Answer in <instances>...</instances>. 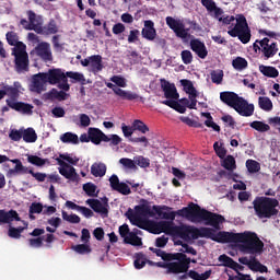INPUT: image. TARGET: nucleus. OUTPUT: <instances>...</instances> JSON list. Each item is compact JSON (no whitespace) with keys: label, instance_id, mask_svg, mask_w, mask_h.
Here are the masks:
<instances>
[{"label":"nucleus","instance_id":"423d86ee","mask_svg":"<svg viewBox=\"0 0 280 280\" xmlns=\"http://www.w3.org/2000/svg\"><path fill=\"white\" fill-rule=\"evenodd\" d=\"M89 135V139L91 142L94 143V145H100V143H102V141H104V143H109L110 148H115L117 145H119V143H121V137H119L118 135H109L107 136L106 133H104L102 130L97 129V128H90L88 131Z\"/></svg>","mask_w":280,"mask_h":280},{"label":"nucleus","instance_id":"a18cd8bd","mask_svg":"<svg viewBox=\"0 0 280 280\" xmlns=\"http://www.w3.org/2000/svg\"><path fill=\"white\" fill-rule=\"evenodd\" d=\"M249 126L254 130H257V132H268V130H270V125L259 120L250 122Z\"/></svg>","mask_w":280,"mask_h":280},{"label":"nucleus","instance_id":"e2e57ef3","mask_svg":"<svg viewBox=\"0 0 280 280\" xmlns=\"http://www.w3.org/2000/svg\"><path fill=\"white\" fill-rule=\"evenodd\" d=\"M219 261H221L222 266L225 268H233L235 260L233 258L229 257L228 255L223 254L219 256Z\"/></svg>","mask_w":280,"mask_h":280},{"label":"nucleus","instance_id":"37998d69","mask_svg":"<svg viewBox=\"0 0 280 280\" xmlns=\"http://www.w3.org/2000/svg\"><path fill=\"white\" fill-rule=\"evenodd\" d=\"M60 141H62V143H73L74 145L80 143L78 135L72 133V132H66V133L61 135Z\"/></svg>","mask_w":280,"mask_h":280},{"label":"nucleus","instance_id":"f704fd0d","mask_svg":"<svg viewBox=\"0 0 280 280\" xmlns=\"http://www.w3.org/2000/svg\"><path fill=\"white\" fill-rule=\"evenodd\" d=\"M248 27V22L246 21V16L244 15H238V18L236 19V24L235 26H230L229 27V32H232V34L237 33V31L240 30H244Z\"/></svg>","mask_w":280,"mask_h":280},{"label":"nucleus","instance_id":"39448f33","mask_svg":"<svg viewBox=\"0 0 280 280\" xmlns=\"http://www.w3.org/2000/svg\"><path fill=\"white\" fill-rule=\"evenodd\" d=\"M30 25L26 26L27 31L36 32V34H43L44 36H51V34H58V24L56 20H49L48 24L43 26V22L38 20V16L34 11H27Z\"/></svg>","mask_w":280,"mask_h":280},{"label":"nucleus","instance_id":"4c0bfd02","mask_svg":"<svg viewBox=\"0 0 280 280\" xmlns=\"http://www.w3.org/2000/svg\"><path fill=\"white\" fill-rule=\"evenodd\" d=\"M249 270L253 272H268V267L266 265L260 264L259 260H257V257L252 256V262L249 264Z\"/></svg>","mask_w":280,"mask_h":280},{"label":"nucleus","instance_id":"13d9d810","mask_svg":"<svg viewBox=\"0 0 280 280\" xmlns=\"http://www.w3.org/2000/svg\"><path fill=\"white\" fill-rule=\"evenodd\" d=\"M119 163L121 166H124L126 170H137V165L135 163V160L128 159V158H121L119 160Z\"/></svg>","mask_w":280,"mask_h":280},{"label":"nucleus","instance_id":"72a5a7b5","mask_svg":"<svg viewBox=\"0 0 280 280\" xmlns=\"http://www.w3.org/2000/svg\"><path fill=\"white\" fill-rule=\"evenodd\" d=\"M22 139L25 143H36L38 136L36 135V130L34 128H27L22 131Z\"/></svg>","mask_w":280,"mask_h":280},{"label":"nucleus","instance_id":"393cba45","mask_svg":"<svg viewBox=\"0 0 280 280\" xmlns=\"http://www.w3.org/2000/svg\"><path fill=\"white\" fill-rule=\"evenodd\" d=\"M142 38L145 40H154L156 38V28L154 27V23L152 20L144 21V27L141 31Z\"/></svg>","mask_w":280,"mask_h":280},{"label":"nucleus","instance_id":"c9c22d12","mask_svg":"<svg viewBox=\"0 0 280 280\" xmlns=\"http://www.w3.org/2000/svg\"><path fill=\"white\" fill-rule=\"evenodd\" d=\"M166 261H177L182 264H187V261H189V264H191V258H187V255H185L184 253H168L166 256Z\"/></svg>","mask_w":280,"mask_h":280},{"label":"nucleus","instance_id":"6ab92c4d","mask_svg":"<svg viewBox=\"0 0 280 280\" xmlns=\"http://www.w3.org/2000/svg\"><path fill=\"white\" fill-rule=\"evenodd\" d=\"M220 100L223 104H225L226 106H230V108L235 109L238 102L242 100V96H240L235 92L225 91L220 93Z\"/></svg>","mask_w":280,"mask_h":280},{"label":"nucleus","instance_id":"20e7f679","mask_svg":"<svg viewBox=\"0 0 280 280\" xmlns=\"http://www.w3.org/2000/svg\"><path fill=\"white\" fill-rule=\"evenodd\" d=\"M253 209L259 220H271L280 215V203L277 198L256 197L253 201Z\"/></svg>","mask_w":280,"mask_h":280},{"label":"nucleus","instance_id":"7ed1b4c3","mask_svg":"<svg viewBox=\"0 0 280 280\" xmlns=\"http://www.w3.org/2000/svg\"><path fill=\"white\" fill-rule=\"evenodd\" d=\"M179 215L189 220V222H194L198 224L200 222H205L206 226H213V229H220V224L225 221L222 214H218L215 212H211L205 208H201L197 203H191L188 207L179 210Z\"/></svg>","mask_w":280,"mask_h":280},{"label":"nucleus","instance_id":"412c9836","mask_svg":"<svg viewBox=\"0 0 280 280\" xmlns=\"http://www.w3.org/2000/svg\"><path fill=\"white\" fill-rule=\"evenodd\" d=\"M152 210L162 220H171V222L176 220V212L172 211V208L167 206H153Z\"/></svg>","mask_w":280,"mask_h":280},{"label":"nucleus","instance_id":"e433bc0d","mask_svg":"<svg viewBox=\"0 0 280 280\" xmlns=\"http://www.w3.org/2000/svg\"><path fill=\"white\" fill-rule=\"evenodd\" d=\"M69 94H67V92L65 91H57L56 89H51L48 93H47V100H58V102H65V100H67Z\"/></svg>","mask_w":280,"mask_h":280},{"label":"nucleus","instance_id":"dca6fc26","mask_svg":"<svg viewBox=\"0 0 280 280\" xmlns=\"http://www.w3.org/2000/svg\"><path fill=\"white\" fill-rule=\"evenodd\" d=\"M44 74L46 75L47 83L52 86L60 84L62 79L67 77L65 70L60 68L49 69L47 72H44Z\"/></svg>","mask_w":280,"mask_h":280},{"label":"nucleus","instance_id":"2f4dec72","mask_svg":"<svg viewBox=\"0 0 280 280\" xmlns=\"http://www.w3.org/2000/svg\"><path fill=\"white\" fill-rule=\"evenodd\" d=\"M91 174H93L95 178H102V176H106V164L102 162L92 164Z\"/></svg>","mask_w":280,"mask_h":280},{"label":"nucleus","instance_id":"bb28decb","mask_svg":"<svg viewBox=\"0 0 280 280\" xmlns=\"http://www.w3.org/2000/svg\"><path fill=\"white\" fill-rule=\"evenodd\" d=\"M85 202L95 213H101V215L105 217L108 215V208H106L100 199H88Z\"/></svg>","mask_w":280,"mask_h":280},{"label":"nucleus","instance_id":"58836bf2","mask_svg":"<svg viewBox=\"0 0 280 280\" xmlns=\"http://www.w3.org/2000/svg\"><path fill=\"white\" fill-rule=\"evenodd\" d=\"M259 71L266 78H279V70L272 66H259Z\"/></svg>","mask_w":280,"mask_h":280},{"label":"nucleus","instance_id":"603ef678","mask_svg":"<svg viewBox=\"0 0 280 280\" xmlns=\"http://www.w3.org/2000/svg\"><path fill=\"white\" fill-rule=\"evenodd\" d=\"M148 264V259L143 254H137L136 259L133 261V266L137 270H141Z\"/></svg>","mask_w":280,"mask_h":280},{"label":"nucleus","instance_id":"ddd939ff","mask_svg":"<svg viewBox=\"0 0 280 280\" xmlns=\"http://www.w3.org/2000/svg\"><path fill=\"white\" fill-rule=\"evenodd\" d=\"M105 84H106L107 89H112V91H114L115 95H118V97H121V100H127L128 102H135V100H143V97L139 96V94L117 88V85H115L110 82L105 83Z\"/></svg>","mask_w":280,"mask_h":280},{"label":"nucleus","instance_id":"2eb2a0df","mask_svg":"<svg viewBox=\"0 0 280 280\" xmlns=\"http://www.w3.org/2000/svg\"><path fill=\"white\" fill-rule=\"evenodd\" d=\"M109 185L113 191H118V194H121L122 196H130V194H132L130 186L124 182H119V177L117 175H112L109 177Z\"/></svg>","mask_w":280,"mask_h":280},{"label":"nucleus","instance_id":"5701e85b","mask_svg":"<svg viewBox=\"0 0 280 280\" xmlns=\"http://www.w3.org/2000/svg\"><path fill=\"white\" fill-rule=\"evenodd\" d=\"M21 222V217L16 210H0V225L1 224H12V222Z\"/></svg>","mask_w":280,"mask_h":280},{"label":"nucleus","instance_id":"8fccbe9b","mask_svg":"<svg viewBox=\"0 0 280 280\" xmlns=\"http://www.w3.org/2000/svg\"><path fill=\"white\" fill-rule=\"evenodd\" d=\"M246 167H247V172H249V174H257V172H259V170H261V164H259V162H257L255 160H247Z\"/></svg>","mask_w":280,"mask_h":280},{"label":"nucleus","instance_id":"052dcab7","mask_svg":"<svg viewBox=\"0 0 280 280\" xmlns=\"http://www.w3.org/2000/svg\"><path fill=\"white\" fill-rule=\"evenodd\" d=\"M110 82H114V84H116V86L120 89H126V86H128V84L126 83V78L121 75H113L110 78Z\"/></svg>","mask_w":280,"mask_h":280},{"label":"nucleus","instance_id":"f257e3e1","mask_svg":"<svg viewBox=\"0 0 280 280\" xmlns=\"http://www.w3.org/2000/svg\"><path fill=\"white\" fill-rule=\"evenodd\" d=\"M210 236L208 240L212 242H218V244H238V250L244 255H261L264 253V241L257 236L255 232H218L210 228Z\"/></svg>","mask_w":280,"mask_h":280},{"label":"nucleus","instance_id":"6e6d98bb","mask_svg":"<svg viewBox=\"0 0 280 280\" xmlns=\"http://www.w3.org/2000/svg\"><path fill=\"white\" fill-rule=\"evenodd\" d=\"M27 161L28 163H31L32 165H36L37 167H43V165L47 163V160L42 159L37 155H28Z\"/></svg>","mask_w":280,"mask_h":280},{"label":"nucleus","instance_id":"cd10ccee","mask_svg":"<svg viewBox=\"0 0 280 280\" xmlns=\"http://www.w3.org/2000/svg\"><path fill=\"white\" fill-rule=\"evenodd\" d=\"M125 215L133 226H138V229H145V221L141 220V215L135 213L132 208H129Z\"/></svg>","mask_w":280,"mask_h":280},{"label":"nucleus","instance_id":"774afa93","mask_svg":"<svg viewBox=\"0 0 280 280\" xmlns=\"http://www.w3.org/2000/svg\"><path fill=\"white\" fill-rule=\"evenodd\" d=\"M28 213H43V203H40V202H33L30 206Z\"/></svg>","mask_w":280,"mask_h":280},{"label":"nucleus","instance_id":"1a4fd4ad","mask_svg":"<svg viewBox=\"0 0 280 280\" xmlns=\"http://www.w3.org/2000/svg\"><path fill=\"white\" fill-rule=\"evenodd\" d=\"M121 130H122L124 137L126 139H130V137L135 135L136 130H138V132H141V135H145L150 132V127H148V125H145V122H143L142 120L136 119L133 120L131 127L122 122Z\"/></svg>","mask_w":280,"mask_h":280},{"label":"nucleus","instance_id":"3c124183","mask_svg":"<svg viewBox=\"0 0 280 280\" xmlns=\"http://www.w3.org/2000/svg\"><path fill=\"white\" fill-rule=\"evenodd\" d=\"M62 219L70 224H80L81 219L78 214H69L67 211L61 212Z\"/></svg>","mask_w":280,"mask_h":280},{"label":"nucleus","instance_id":"338daca9","mask_svg":"<svg viewBox=\"0 0 280 280\" xmlns=\"http://www.w3.org/2000/svg\"><path fill=\"white\" fill-rule=\"evenodd\" d=\"M182 60L184 65H191L194 62V55L189 50H183Z\"/></svg>","mask_w":280,"mask_h":280},{"label":"nucleus","instance_id":"c756f323","mask_svg":"<svg viewBox=\"0 0 280 280\" xmlns=\"http://www.w3.org/2000/svg\"><path fill=\"white\" fill-rule=\"evenodd\" d=\"M180 84L184 88L185 93H187L189 97H198V91L194 86V83L191 82V80L182 79Z\"/></svg>","mask_w":280,"mask_h":280},{"label":"nucleus","instance_id":"0eeeda50","mask_svg":"<svg viewBox=\"0 0 280 280\" xmlns=\"http://www.w3.org/2000/svg\"><path fill=\"white\" fill-rule=\"evenodd\" d=\"M11 163H13L15 166L9 170L8 176H16V174H31V176H33V178H35V180H37L38 183H45V178H47V174L35 173L34 168L24 166L23 162H21L20 159L11 160Z\"/></svg>","mask_w":280,"mask_h":280},{"label":"nucleus","instance_id":"49530a36","mask_svg":"<svg viewBox=\"0 0 280 280\" xmlns=\"http://www.w3.org/2000/svg\"><path fill=\"white\" fill-rule=\"evenodd\" d=\"M25 231L24 226L14 228L12 225L9 226L8 235L12 240H21V233Z\"/></svg>","mask_w":280,"mask_h":280},{"label":"nucleus","instance_id":"de8ad7c7","mask_svg":"<svg viewBox=\"0 0 280 280\" xmlns=\"http://www.w3.org/2000/svg\"><path fill=\"white\" fill-rule=\"evenodd\" d=\"M71 248L74 250V253H78V255H89L92 252L91 245L86 243L73 245Z\"/></svg>","mask_w":280,"mask_h":280},{"label":"nucleus","instance_id":"69168bd1","mask_svg":"<svg viewBox=\"0 0 280 280\" xmlns=\"http://www.w3.org/2000/svg\"><path fill=\"white\" fill-rule=\"evenodd\" d=\"M214 152L219 159H224L226 156V149L224 147L220 145L219 142H214L213 144Z\"/></svg>","mask_w":280,"mask_h":280},{"label":"nucleus","instance_id":"864d4df0","mask_svg":"<svg viewBox=\"0 0 280 280\" xmlns=\"http://www.w3.org/2000/svg\"><path fill=\"white\" fill-rule=\"evenodd\" d=\"M133 213H137V215H154V212L145 205L136 206Z\"/></svg>","mask_w":280,"mask_h":280},{"label":"nucleus","instance_id":"7c9ffc66","mask_svg":"<svg viewBox=\"0 0 280 280\" xmlns=\"http://www.w3.org/2000/svg\"><path fill=\"white\" fill-rule=\"evenodd\" d=\"M59 174L63 176V178H67L68 180H78V172H75V167L70 166V167H60L59 168Z\"/></svg>","mask_w":280,"mask_h":280},{"label":"nucleus","instance_id":"c85d7f7f","mask_svg":"<svg viewBox=\"0 0 280 280\" xmlns=\"http://www.w3.org/2000/svg\"><path fill=\"white\" fill-rule=\"evenodd\" d=\"M90 69L92 73H100V71L104 69V61H102V55L91 56Z\"/></svg>","mask_w":280,"mask_h":280},{"label":"nucleus","instance_id":"ea45409f","mask_svg":"<svg viewBox=\"0 0 280 280\" xmlns=\"http://www.w3.org/2000/svg\"><path fill=\"white\" fill-rule=\"evenodd\" d=\"M221 165L222 167H224V170H228V172H234V170H237V164L233 155H228L223 158Z\"/></svg>","mask_w":280,"mask_h":280},{"label":"nucleus","instance_id":"aec40b11","mask_svg":"<svg viewBox=\"0 0 280 280\" xmlns=\"http://www.w3.org/2000/svg\"><path fill=\"white\" fill-rule=\"evenodd\" d=\"M161 86L166 100H178V97H180V95L178 94V91L176 90V85L174 83H170L167 80L162 79Z\"/></svg>","mask_w":280,"mask_h":280},{"label":"nucleus","instance_id":"79ce46f5","mask_svg":"<svg viewBox=\"0 0 280 280\" xmlns=\"http://www.w3.org/2000/svg\"><path fill=\"white\" fill-rule=\"evenodd\" d=\"M211 272H212L211 269L207 270L203 273H198V271L196 270H189L188 277L189 279H192V280H207L211 277Z\"/></svg>","mask_w":280,"mask_h":280},{"label":"nucleus","instance_id":"a211bd4d","mask_svg":"<svg viewBox=\"0 0 280 280\" xmlns=\"http://www.w3.org/2000/svg\"><path fill=\"white\" fill-rule=\"evenodd\" d=\"M7 106L12 108V110H16V113H23V115H32L34 105L23 103V102H14V100H7Z\"/></svg>","mask_w":280,"mask_h":280},{"label":"nucleus","instance_id":"4468645a","mask_svg":"<svg viewBox=\"0 0 280 280\" xmlns=\"http://www.w3.org/2000/svg\"><path fill=\"white\" fill-rule=\"evenodd\" d=\"M234 110L241 115V117H253L255 115V105L249 104L246 98L242 97L237 105L235 106Z\"/></svg>","mask_w":280,"mask_h":280},{"label":"nucleus","instance_id":"5fc2aeb1","mask_svg":"<svg viewBox=\"0 0 280 280\" xmlns=\"http://www.w3.org/2000/svg\"><path fill=\"white\" fill-rule=\"evenodd\" d=\"M7 42L9 45H11V47H18L19 43H23V42H19V35H16L15 32H8L7 33Z\"/></svg>","mask_w":280,"mask_h":280},{"label":"nucleus","instance_id":"a19ab883","mask_svg":"<svg viewBox=\"0 0 280 280\" xmlns=\"http://www.w3.org/2000/svg\"><path fill=\"white\" fill-rule=\"evenodd\" d=\"M232 67L236 71H244V69H248V61L244 57H236L232 60Z\"/></svg>","mask_w":280,"mask_h":280},{"label":"nucleus","instance_id":"09e8293b","mask_svg":"<svg viewBox=\"0 0 280 280\" xmlns=\"http://www.w3.org/2000/svg\"><path fill=\"white\" fill-rule=\"evenodd\" d=\"M124 243L130 244V246H143V242L141 241V237L136 236V234H131V233H129L128 237H125Z\"/></svg>","mask_w":280,"mask_h":280},{"label":"nucleus","instance_id":"0e129e2a","mask_svg":"<svg viewBox=\"0 0 280 280\" xmlns=\"http://www.w3.org/2000/svg\"><path fill=\"white\" fill-rule=\"evenodd\" d=\"M136 166L145 168L150 165V159L144 158L143 155H139L135 158Z\"/></svg>","mask_w":280,"mask_h":280},{"label":"nucleus","instance_id":"4d7b16f0","mask_svg":"<svg viewBox=\"0 0 280 280\" xmlns=\"http://www.w3.org/2000/svg\"><path fill=\"white\" fill-rule=\"evenodd\" d=\"M83 191H85L88 196L93 198L97 196V194H95V191H97V186H95V184L93 183H86L83 185Z\"/></svg>","mask_w":280,"mask_h":280},{"label":"nucleus","instance_id":"f8f14e48","mask_svg":"<svg viewBox=\"0 0 280 280\" xmlns=\"http://www.w3.org/2000/svg\"><path fill=\"white\" fill-rule=\"evenodd\" d=\"M35 54L44 62H51L54 60V55H51V46L49 43L42 42L35 47Z\"/></svg>","mask_w":280,"mask_h":280},{"label":"nucleus","instance_id":"a878e982","mask_svg":"<svg viewBox=\"0 0 280 280\" xmlns=\"http://www.w3.org/2000/svg\"><path fill=\"white\" fill-rule=\"evenodd\" d=\"M189 264V260L186 262H168V270H166V275H180L183 272H188Z\"/></svg>","mask_w":280,"mask_h":280},{"label":"nucleus","instance_id":"f3484780","mask_svg":"<svg viewBox=\"0 0 280 280\" xmlns=\"http://www.w3.org/2000/svg\"><path fill=\"white\" fill-rule=\"evenodd\" d=\"M47 77L45 72H39L32 77L31 91L33 93H43L45 91V84H47Z\"/></svg>","mask_w":280,"mask_h":280},{"label":"nucleus","instance_id":"bf43d9fd","mask_svg":"<svg viewBox=\"0 0 280 280\" xmlns=\"http://www.w3.org/2000/svg\"><path fill=\"white\" fill-rule=\"evenodd\" d=\"M211 80L213 84H222V80H224V71L218 70L211 72Z\"/></svg>","mask_w":280,"mask_h":280},{"label":"nucleus","instance_id":"473e14b6","mask_svg":"<svg viewBox=\"0 0 280 280\" xmlns=\"http://www.w3.org/2000/svg\"><path fill=\"white\" fill-rule=\"evenodd\" d=\"M66 78L67 79L70 78L72 84L75 82H79L80 84H82V86H84L86 84V78L84 77V74L82 72L67 71Z\"/></svg>","mask_w":280,"mask_h":280},{"label":"nucleus","instance_id":"f03ea898","mask_svg":"<svg viewBox=\"0 0 280 280\" xmlns=\"http://www.w3.org/2000/svg\"><path fill=\"white\" fill-rule=\"evenodd\" d=\"M151 233H172L185 242L206 237L209 240L211 228H196L194 225H174L173 221H160L150 224Z\"/></svg>","mask_w":280,"mask_h":280},{"label":"nucleus","instance_id":"9b49d317","mask_svg":"<svg viewBox=\"0 0 280 280\" xmlns=\"http://www.w3.org/2000/svg\"><path fill=\"white\" fill-rule=\"evenodd\" d=\"M256 43L260 45L261 52L267 60L268 58L277 56V52L279 51V48H277V43H270V39L268 37H265L261 40L257 39Z\"/></svg>","mask_w":280,"mask_h":280},{"label":"nucleus","instance_id":"c03bdc74","mask_svg":"<svg viewBox=\"0 0 280 280\" xmlns=\"http://www.w3.org/2000/svg\"><path fill=\"white\" fill-rule=\"evenodd\" d=\"M258 106L261 110H272V101L268 96L258 97Z\"/></svg>","mask_w":280,"mask_h":280},{"label":"nucleus","instance_id":"680f3d73","mask_svg":"<svg viewBox=\"0 0 280 280\" xmlns=\"http://www.w3.org/2000/svg\"><path fill=\"white\" fill-rule=\"evenodd\" d=\"M2 89L5 92V95H9V97H12L13 100H16V97H19V89L12 85H4L2 86Z\"/></svg>","mask_w":280,"mask_h":280},{"label":"nucleus","instance_id":"6e6552de","mask_svg":"<svg viewBox=\"0 0 280 280\" xmlns=\"http://www.w3.org/2000/svg\"><path fill=\"white\" fill-rule=\"evenodd\" d=\"M26 48L23 43H19L18 46L13 48L12 56L15 58V69L18 73L30 69V56L27 51H25Z\"/></svg>","mask_w":280,"mask_h":280},{"label":"nucleus","instance_id":"b1692460","mask_svg":"<svg viewBox=\"0 0 280 280\" xmlns=\"http://www.w3.org/2000/svg\"><path fill=\"white\" fill-rule=\"evenodd\" d=\"M229 36H232V38H238L243 45H248L250 43V27L247 28H238L236 33H233V31H228Z\"/></svg>","mask_w":280,"mask_h":280},{"label":"nucleus","instance_id":"4be33fe9","mask_svg":"<svg viewBox=\"0 0 280 280\" xmlns=\"http://www.w3.org/2000/svg\"><path fill=\"white\" fill-rule=\"evenodd\" d=\"M190 49L195 51L198 58L205 60L207 56H209V50H207V46L200 39H191L190 40Z\"/></svg>","mask_w":280,"mask_h":280},{"label":"nucleus","instance_id":"9d476101","mask_svg":"<svg viewBox=\"0 0 280 280\" xmlns=\"http://www.w3.org/2000/svg\"><path fill=\"white\" fill-rule=\"evenodd\" d=\"M166 25L170 27V30L174 31V34L177 36V38H188L189 28H185V24L180 22V20L167 16Z\"/></svg>","mask_w":280,"mask_h":280}]
</instances>
